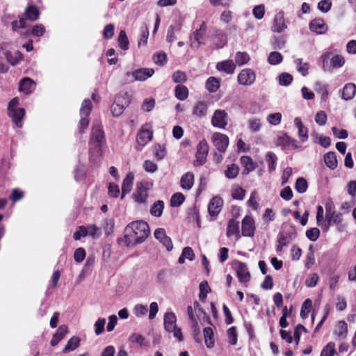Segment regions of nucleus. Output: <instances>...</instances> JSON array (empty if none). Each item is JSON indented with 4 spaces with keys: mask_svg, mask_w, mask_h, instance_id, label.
Masks as SVG:
<instances>
[{
    "mask_svg": "<svg viewBox=\"0 0 356 356\" xmlns=\"http://www.w3.org/2000/svg\"><path fill=\"white\" fill-rule=\"evenodd\" d=\"M124 238L120 240L126 246L136 245L144 242L150 231L149 225L143 220L129 223L124 229Z\"/></svg>",
    "mask_w": 356,
    "mask_h": 356,
    "instance_id": "obj_1",
    "label": "nucleus"
},
{
    "mask_svg": "<svg viewBox=\"0 0 356 356\" xmlns=\"http://www.w3.org/2000/svg\"><path fill=\"white\" fill-rule=\"evenodd\" d=\"M105 142L104 132L100 125H95L92 129V136L90 140V152L101 154V148Z\"/></svg>",
    "mask_w": 356,
    "mask_h": 356,
    "instance_id": "obj_2",
    "label": "nucleus"
},
{
    "mask_svg": "<svg viewBox=\"0 0 356 356\" xmlns=\"http://www.w3.org/2000/svg\"><path fill=\"white\" fill-rule=\"evenodd\" d=\"M177 318L173 312H167L164 315V327L168 332H173V336L179 341L183 340L181 329L177 327Z\"/></svg>",
    "mask_w": 356,
    "mask_h": 356,
    "instance_id": "obj_3",
    "label": "nucleus"
},
{
    "mask_svg": "<svg viewBox=\"0 0 356 356\" xmlns=\"http://www.w3.org/2000/svg\"><path fill=\"white\" fill-rule=\"evenodd\" d=\"M336 225L339 232H343L346 229V225L343 223V215L336 212L325 218V222L323 224L322 229L327 232L332 225Z\"/></svg>",
    "mask_w": 356,
    "mask_h": 356,
    "instance_id": "obj_4",
    "label": "nucleus"
},
{
    "mask_svg": "<svg viewBox=\"0 0 356 356\" xmlns=\"http://www.w3.org/2000/svg\"><path fill=\"white\" fill-rule=\"evenodd\" d=\"M206 22H203L200 27L194 31L190 36V46L193 49H198L202 44H204V35L207 32Z\"/></svg>",
    "mask_w": 356,
    "mask_h": 356,
    "instance_id": "obj_5",
    "label": "nucleus"
},
{
    "mask_svg": "<svg viewBox=\"0 0 356 356\" xmlns=\"http://www.w3.org/2000/svg\"><path fill=\"white\" fill-rule=\"evenodd\" d=\"M153 137L152 131L147 126H143L136 136L137 149H141L143 147L150 142Z\"/></svg>",
    "mask_w": 356,
    "mask_h": 356,
    "instance_id": "obj_6",
    "label": "nucleus"
},
{
    "mask_svg": "<svg viewBox=\"0 0 356 356\" xmlns=\"http://www.w3.org/2000/svg\"><path fill=\"white\" fill-rule=\"evenodd\" d=\"M187 314L190 320L191 321L192 326L194 328V332H196L198 326L197 318L200 314H205V313L203 309L200 307L199 302L197 301H195L193 306H188Z\"/></svg>",
    "mask_w": 356,
    "mask_h": 356,
    "instance_id": "obj_7",
    "label": "nucleus"
},
{
    "mask_svg": "<svg viewBox=\"0 0 356 356\" xmlns=\"http://www.w3.org/2000/svg\"><path fill=\"white\" fill-rule=\"evenodd\" d=\"M209 152V145L205 140H202L197 145L196 152L195 165H202L206 161V158Z\"/></svg>",
    "mask_w": 356,
    "mask_h": 356,
    "instance_id": "obj_8",
    "label": "nucleus"
},
{
    "mask_svg": "<svg viewBox=\"0 0 356 356\" xmlns=\"http://www.w3.org/2000/svg\"><path fill=\"white\" fill-rule=\"evenodd\" d=\"M212 143L220 152H224L229 145V138L221 133H214L211 137Z\"/></svg>",
    "mask_w": 356,
    "mask_h": 356,
    "instance_id": "obj_9",
    "label": "nucleus"
},
{
    "mask_svg": "<svg viewBox=\"0 0 356 356\" xmlns=\"http://www.w3.org/2000/svg\"><path fill=\"white\" fill-rule=\"evenodd\" d=\"M255 79L256 74L250 68L243 69L238 74V81L243 86H251L254 83Z\"/></svg>",
    "mask_w": 356,
    "mask_h": 356,
    "instance_id": "obj_10",
    "label": "nucleus"
},
{
    "mask_svg": "<svg viewBox=\"0 0 356 356\" xmlns=\"http://www.w3.org/2000/svg\"><path fill=\"white\" fill-rule=\"evenodd\" d=\"M228 115L224 110H216L211 118V123L213 127L225 129L227 124Z\"/></svg>",
    "mask_w": 356,
    "mask_h": 356,
    "instance_id": "obj_11",
    "label": "nucleus"
},
{
    "mask_svg": "<svg viewBox=\"0 0 356 356\" xmlns=\"http://www.w3.org/2000/svg\"><path fill=\"white\" fill-rule=\"evenodd\" d=\"M132 197L134 201L138 204H147L148 197L147 188L145 184L140 182L136 184V188Z\"/></svg>",
    "mask_w": 356,
    "mask_h": 356,
    "instance_id": "obj_12",
    "label": "nucleus"
},
{
    "mask_svg": "<svg viewBox=\"0 0 356 356\" xmlns=\"http://www.w3.org/2000/svg\"><path fill=\"white\" fill-rule=\"evenodd\" d=\"M155 238L159 240L167 249L170 251L173 248V245L171 238L166 235L165 231L163 228H158L155 230Z\"/></svg>",
    "mask_w": 356,
    "mask_h": 356,
    "instance_id": "obj_13",
    "label": "nucleus"
},
{
    "mask_svg": "<svg viewBox=\"0 0 356 356\" xmlns=\"http://www.w3.org/2000/svg\"><path fill=\"white\" fill-rule=\"evenodd\" d=\"M286 28H287V26L285 24L284 12L280 11L275 15V17L273 19V24L271 27V30L273 32L282 33Z\"/></svg>",
    "mask_w": 356,
    "mask_h": 356,
    "instance_id": "obj_14",
    "label": "nucleus"
},
{
    "mask_svg": "<svg viewBox=\"0 0 356 356\" xmlns=\"http://www.w3.org/2000/svg\"><path fill=\"white\" fill-rule=\"evenodd\" d=\"M255 230L253 219L248 216L244 217L242 220V234L244 236H252Z\"/></svg>",
    "mask_w": 356,
    "mask_h": 356,
    "instance_id": "obj_15",
    "label": "nucleus"
},
{
    "mask_svg": "<svg viewBox=\"0 0 356 356\" xmlns=\"http://www.w3.org/2000/svg\"><path fill=\"white\" fill-rule=\"evenodd\" d=\"M236 275L239 282L241 283H247L250 280V273L245 264L243 262H237Z\"/></svg>",
    "mask_w": 356,
    "mask_h": 356,
    "instance_id": "obj_16",
    "label": "nucleus"
},
{
    "mask_svg": "<svg viewBox=\"0 0 356 356\" xmlns=\"http://www.w3.org/2000/svg\"><path fill=\"white\" fill-rule=\"evenodd\" d=\"M223 201L219 197H213L208 205V211L210 216H217L220 212Z\"/></svg>",
    "mask_w": 356,
    "mask_h": 356,
    "instance_id": "obj_17",
    "label": "nucleus"
},
{
    "mask_svg": "<svg viewBox=\"0 0 356 356\" xmlns=\"http://www.w3.org/2000/svg\"><path fill=\"white\" fill-rule=\"evenodd\" d=\"M154 73L152 68H140L132 72V76L136 81H143L151 77Z\"/></svg>",
    "mask_w": 356,
    "mask_h": 356,
    "instance_id": "obj_18",
    "label": "nucleus"
},
{
    "mask_svg": "<svg viewBox=\"0 0 356 356\" xmlns=\"http://www.w3.org/2000/svg\"><path fill=\"white\" fill-rule=\"evenodd\" d=\"M8 115L11 118L13 123H15L17 127H22V121L25 115V110L24 108H20L8 111Z\"/></svg>",
    "mask_w": 356,
    "mask_h": 356,
    "instance_id": "obj_19",
    "label": "nucleus"
},
{
    "mask_svg": "<svg viewBox=\"0 0 356 356\" xmlns=\"http://www.w3.org/2000/svg\"><path fill=\"white\" fill-rule=\"evenodd\" d=\"M309 29L317 34H323L327 31V26L322 19H315L311 21Z\"/></svg>",
    "mask_w": 356,
    "mask_h": 356,
    "instance_id": "obj_20",
    "label": "nucleus"
},
{
    "mask_svg": "<svg viewBox=\"0 0 356 356\" xmlns=\"http://www.w3.org/2000/svg\"><path fill=\"white\" fill-rule=\"evenodd\" d=\"M134 174L132 172H129L127 175L126 177L124 179L122 185V195L121 199L122 200L124 196L129 193L131 191L134 181Z\"/></svg>",
    "mask_w": 356,
    "mask_h": 356,
    "instance_id": "obj_21",
    "label": "nucleus"
},
{
    "mask_svg": "<svg viewBox=\"0 0 356 356\" xmlns=\"http://www.w3.org/2000/svg\"><path fill=\"white\" fill-rule=\"evenodd\" d=\"M181 187L184 190H190L194 184V175L188 172L182 175L180 180Z\"/></svg>",
    "mask_w": 356,
    "mask_h": 356,
    "instance_id": "obj_22",
    "label": "nucleus"
},
{
    "mask_svg": "<svg viewBox=\"0 0 356 356\" xmlns=\"http://www.w3.org/2000/svg\"><path fill=\"white\" fill-rule=\"evenodd\" d=\"M35 83L30 78H24L19 83V90L28 95L35 89Z\"/></svg>",
    "mask_w": 356,
    "mask_h": 356,
    "instance_id": "obj_23",
    "label": "nucleus"
},
{
    "mask_svg": "<svg viewBox=\"0 0 356 356\" xmlns=\"http://www.w3.org/2000/svg\"><path fill=\"white\" fill-rule=\"evenodd\" d=\"M356 94V86L354 83H349L344 86L342 90V99L345 100L352 99Z\"/></svg>",
    "mask_w": 356,
    "mask_h": 356,
    "instance_id": "obj_24",
    "label": "nucleus"
},
{
    "mask_svg": "<svg viewBox=\"0 0 356 356\" xmlns=\"http://www.w3.org/2000/svg\"><path fill=\"white\" fill-rule=\"evenodd\" d=\"M216 68L219 71H222L226 72L227 74H233L234 70L236 68V65L232 60H225L220 63H218L216 65Z\"/></svg>",
    "mask_w": 356,
    "mask_h": 356,
    "instance_id": "obj_25",
    "label": "nucleus"
},
{
    "mask_svg": "<svg viewBox=\"0 0 356 356\" xmlns=\"http://www.w3.org/2000/svg\"><path fill=\"white\" fill-rule=\"evenodd\" d=\"M215 44L217 47L222 48L227 44V36L220 29H213V35Z\"/></svg>",
    "mask_w": 356,
    "mask_h": 356,
    "instance_id": "obj_26",
    "label": "nucleus"
},
{
    "mask_svg": "<svg viewBox=\"0 0 356 356\" xmlns=\"http://www.w3.org/2000/svg\"><path fill=\"white\" fill-rule=\"evenodd\" d=\"M294 124L298 129V136L301 142H305L308 139V129L305 127L300 118H296Z\"/></svg>",
    "mask_w": 356,
    "mask_h": 356,
    "instance_id": "obj_27",
    "label": "nucleus"
},
{
    "mask_svg": "<svg viewBox=\"0 0 356 356\" xmlns=\"http://www.w3.org/2000/svg\"><path fill=\"white\" fill-rule=\"evenodd\" d=\"M241 163L244 167L243 174L248 175L251 171H253L256 168V163L253 162L252 159L248 156H243L241 157Z\"/></svg>",
    "mask_w": 356,
    "mask_h": 356,
    "instance_id": "obj_28",
    "label": "nucleus"
},
{
    "mask_svg": "<svg viewBox=\"0 0 356 356\" xmlns=\"http://www.w3.org/2000/svg\"><path fill=\"white\" fill-rule=\"evenodd\" d=\"M45 31V27L42 24H38L32 27L31 31L30 32L26 31L24 33H22L21 35L24 38L29 37L31 35L36 37H41L44 35Z\"/></svg>",
    "mask_w": 356,
    "mask_h": 356,
    "instance_id": "obj_29",
    "label": "nucleus"
},
{
    "mask_svg": "<svg viewBox=\"0 0 356 356\" xmlns=\"http://www.w3.org/2000/svg\"><path fill=\"white\" fill-rule=\"evenodd\" d=\"M67 332V326L60 325L57 330V332L54 334L50 342L51 345L52 346H55L56 345H57L59 343V341L65 337Z\"/></svg>",
    "mask_w": 356,
    "mask_h": 356,
    "instance_id": "obj_30",
    "label": "nucleus"
},
{
    "mask_svg": "<svg viewBox=\"0 0 356 356\" xmlns=\"http://www.w3.org/2000/svg\"><path fill=\"white\" fill-rule=\"evenodd\" d=\"M5 57L11 65H16L22 59V55L19 51H15L14 55H12L9 48L5 51Z\"/></svg>",
    "mask_w": 356,
    "mask_h": 356,
    "instance_id": "obj_31",
    "label": "nucleus"
},
{
    "mask_svg": "<svg viewBox=\"0 0 356 356\" xmlns=\"http://www.w3.org/2000/svg\"><path fill=\"white\" fill-rule=\"evenodd\" d=\"M324 161L326 165L332 170L337 167V159L334 152H329L325 154L324 156Z\"/></svg>",
    "mask_w": 356,
    "mask_h": 356,
    "instance_id": "obj_32",
    "label": "nucleus"
},
{
    "mask_svg": "<svg viewBox=\"0 0 356 356\" xmlns=\"http://www.w3.org/2000/svg\"><path fill=\"white\" fill-rule=\"evenodd\" d=\"M26 20L28 19L31 21H35L39 18L40 12L36 6H30L25 10Z\"/></svg>",
    "mask_w": 356,
    "mask_h": 356,
    "instance_id": "obj_33",
    "label": "nucleus"
},
{
    "mask_svg": "<svg viewBox=\"0 0 356 356\" xmlns=\"http://www.w3.org/2000/svg\"><path fill=\"white\" fill-rule=\"evenodd\" d=\"M334 333L338 337L341 339L346 338L348 334L347 323L343 321H339L337 325Z\"/></svg>",
    "mask_w": 356,
    "mask_h": 356,
    "instance_id": "obj_34",
    "label": "nucleus"
},
{
    "mask_svg": "<svg viewBox=\"0 0 356 356\" xmlns=\"http://www.w3.org/2000/svg\"><path fill=\"white\" fill-rule=\"evenodd\" d=\"M205 87L210 92H215L220 87V81L214 76H210L206 81Z\"/></svg>",
    "mask_w": 356,
    "mask_h": 356,
    "instance_id": "obj_35",
    "label": "nucleus"
},
{
    "mask_svg": "<svg viewBox=\"0 0 356 356\" xmlns=\"http://www.w3.org/2000/svg\"><path fill=\"white\" fill-rule=\"evenodd\" d=\"M164 209V202L162 200L155 202L150 209V213L155 217H160Z\"/></svg>",
    "mask_w": 356,
    "mask_h": 356,
    "instance_id": "obj_36",
    "label": "nucleus"
},
{
    "mask_svg": "<svg viewBox=\"0 0 356 356\" xmlns=\"http://www.w3.org/2000/svg\"><path fill=\"white\" fill-rule=\"evenodd\" d=\"M294 63L296 66V69L299 73H300L303 76H305L308 74L309 71V63H303L302 58H296L294 60Z\"/></svg>",
    "mask_w": 356,
    "mask_h": 356,
    "instance_id": "obj_37",
    "label": "nucleus"
},
{
    "mask_svg": "<svg viewBox=\"0 0 356 356\" xmlns=\"http://www.w3.org/2000/svg\"><path fill=\"white\" fill-rule=\"evenodd\" d=\"M118 104L123 106L124 108L127 107L131 102V96L128 92L120 93L115 99Z\"/></svg>",
    "mask_w": 356,
    "mask_h": 356,
    "instance_id": "obj_38",
    "label": "nucleus"
},
{
    "mask_svg": "<svg viewBox=\"0 0 356 356\" xmlns=\"http://www.w3.org/2000/svg\"><path fill=\"white\" fill-rule=\"evenodd\" d=\"M175 97L181 100H185L188 96V90L184 85H177L175 87Z\"/></svg>",
    "mask_w": 356,
    "mask_h": 356,
    "instance_id": "obj_39",
    "label": "nucleus"
},
{
    "mask_svg": "<svg viewBox=\"0 0 356 356\" xmlns=\"http://www.w3.org/2000/svg\"><path fill=\"white\" fill-rule=\"evenodd\" d=\"M238 233H239L238 222L232 218L229 221V223L227 225V236L229 237L234 234H237Z\"/></svg>",
    "mask_w": 356,
    "mask_h": 356,
    "instance_id": "obj_40",
    "label": "nucleus"
},
{
    "mask_svg": "<svg viewBox=\"0 0 356 356\" xmlns=\"http://www.w3.org/2000/svg\"><path fill=\"white\" fill-rule=\"evenodd\" d=\"M205 343L207 348H211L214 346V340L213 339V330L211 327H205L203 330Z\"/></svg>",
    "mask_w": 356,
    "mask_h": 356,
    "instance_id": "obj_41",
    "label": "nucleus"
},
{
    "mask_svg": "<svg viewBox=\"0 0 356 356\" xmlns=\"http://www.w3.org/2000/svg\"><path fill=\"white\" fill-rule=\"evenodd\" d=\"M207 112V105L203 102H197L193 108V114L197 116H204Z\"/></svg>",
    "mask_w": 356,
    "mask_h": 356,
    "instance_id": "obj_42",
    "label": "nucleus"
},
{
    "mask_svg": "<svg viewBox=\"0 0 356 356\" xmlns=\"http://www.w3.org/2000/svg\"><path fill=\"white\" fill-rule=\"evenodd\" d=\"M92 103L89 99H86L81 104L80 108V115L88 117L92 111Z\"/></svg>",
    "mask_w": 356,
    "mask_h": 356,
    "instance_id": "obj_43",
    "label": "nucleus"
},
{
    "mask_svg": "<svg viewBox=\"0 0 356 356\" xmlns=\"http://www.w3.org/2000/svg\"><path fill=\"white\" fill-rule=\"evenodd\" d=\"M250 60V56L246 52L238 51L236 54L235 56V65L241 66L246 64Z\"/></svg>",
    "mask_w": 356,
    "mask_h": 356,
    "instance_id": "obj_44",
    "label": "nucleus"
},
{
    "mask_svg": "<svg viewBox=\"0 0 356 356\" xmlns=\"http://www.w3.org/2000/svg\"><path fill=\"white\" fill-rule=\"evenodd\" d=\"M200 294L199 298L201 301H204L208 293L210 291V287L207 281L202 282L199 286Z\"/></svg>",
    "mask_w": 356,
    "mask_h": 356,
    "instance_id": "obj_45",
    "label": "nucleus"
},
{
    "mask_svg": "<svg viewBox=\"0 0 356 356\" xmlns=\"http://www.w3.org/2000/svg\"><path fill=\"white\" fill-rule=\"evenodd\" d=\"M79 339L76 337H72L67 343L63 349V353H68L75 350L79 345Z\"/></svg>",
    "mask_w": 356,
    "mask_h": 356,
    "instance_id": "obj_46",
    "label": "nucleus"
},
{
    "mask_svg": "<svg viewBox=\"0 0 356 356\" xmlns=\"http://www.w3.org/2000/svg\"><path fill=\"white\" fill-rule=\"evenodd\" d=\"M185 200L184 195L181 193H175L170 199V205L172 207H179Z\"/></svg>",
    "mask_w": 356,
    "mask_h": 356,
    "instance_id": "obj_47",
    "label": "nucleus"
},
{
    "mask_svg": "<svg viewBox=\"0 0 356 356\" xmlns=\"http://www.w3.org/2000/svg\"><path fill=\"white\" fill-rule=\"evenodd\" d=\"M315 90L316 92L321 95V99L325 101L328 97V92L327 87L320 82H316L315 84Z\"/></svg>",
    "mask_w": 356,
    "mask_h": 356,
    "instance_id": "obj_48",
    "label": "nucleus"
},
{
    "mask_svg": "<svg viewBox=\"0 0 356 356\" xmlns=\"http://www.w3.org/2000/svg\"><path fill=\"white\" fill-rule=\"evenodd\" d=\"M307 187V182L305 178L299 177L297 179L295 184V189L296 190L297 192L300 193H303L306 192Z\"/></svg>",
    "mask_w": 356,
    "mask_h": 356,
    "instance_id": "obj_49",
    "label": "nucleus"
},
{
    "mask_svg": "<svg viewBox=\"0 0 356 356\" xmlns=\"http://www.w3.org/2000/svg\"><path fill=\"white\" fill-rule=\"evenodd\" d=\"M154 156L158 160H161L166 154L165 147L160 144L155 145L154 147Z\"/></svg>",
    "mask_w": 356,
    "mask_h": 356,
    "instance_id": "obj_50",
    "label": "nucleus"
},
{
    "mask_svg": "<svg viewBox=\"0 0 356 356\" xmlns=\"http://www.w3.org/2000/svg\"><path fill=\"white\" fill-rule=\"evenodd\" d=\"M238 174V167L235 164L227 166V169L225 172V177L228 179H234Z\"/></svg>",
    "mask_w": 356,
    "mask_h": 356,
    "instance_id": "obj_51",
    "label": "nucleus"
},
{
    "mask_svg": "<svg viewBox=\"0 0 356 356\" xmlns=\"http://www.w3.org/2000/svg\"><path fill=\"white\" fill-rule=\"evenodd\" d=\"M118 42L121 49L127 50L129 48V40L124 31H121L118 37Z\"/></svg>",
    "mask_w": 356,
    "mask_h": 356,
    "instance_id": "obj_52",
    "label": "nucleus"
},
{
    "mask_svg": "<svg viewBox=\"0 0 356 356\" xmlns=\"http://www.w3.org/2000/svg\"><path fill=\"white\" fill-rule=\"evenodd\" d=\"M276 160H277V157L274 153H273L271 152H269L267 153L266 161L268 162V170L270 172L275 170V169L276 168Z\"/></svg>",
    "mask_w": 356,
    "mask_h": 356,
    "instance_id": "obj_53",
    "label": "nucleus"
},
{
    "mask_svg": "<svg viewBox=\"0 0 356 356\" xmlns=\"http://www.w3.org/2000/svg\"><path fill=\"white\" fill-rule=\"evenodd\" d=\"M283 57L280 52L273 51L270 54L268 61L270 65H277L282 62Z\"/></svg>",
    "mask_w": 356,
    "mask_h": 356,
    "instance_id": "obj_54",
    "label": "nucleus"
},
{
    "mask_svg": "<svg viewBox=\"0 0 356 356\" xmlns=\"http://www.w3.org/2000/svg\"><path fill=\"white\" fill-rule=\"evenodd\" d=\"M149 37V30L147 26H142L140 29V35L138 39V45H145L147 42Z\"/></svg>",
    "mask_w": 356,
    "mask_h": 356,
    "instance_id": "obj_55",
    "label": "nucleus"
},
{
    "mask_svg": "<svg viewBox=\"0 0 356 356\" xmlns=\"http://www.w3.org/2000/svg\"><path fill=\"white\" fill-rule=\"evenodd\" d=\"M261 122L260 119L252 118L248 120V128L252 132H257L261 129Z\"/></svg>",
    "mask_w": 356,
    "mask_h": 356,
    "instance_id": "obj_56",
    "label": "nucleus"
},
{
    "mask_svg": "<svg viewBox=\"0 0 356 356\" xmlns=\"http://www.w3.org/2000/svg\"><path fill=\"white\" fill-rule=\"evenodd\" d=\"M125 108L122 105L118 104L117 102H114L111 106V111L114 117H119L122 114Z\"/></svg>",
    "mask_w": 356,
    "mask_h": 356,
    "instance_id": "obj_57",
    "label": "nucleus"
},
{
    "mask_svg": "<svg viewBox=\"0 0 356 356\" xmlns=\"http://www.w3.org/2000/svg\"><path fill=\"white\" fill-rule=\"evenodd\" d=\"M312 302L310 299H307L302 304L300 311V316L302 318H307L310 312Z\"/></svg>",
    "mask_w": 356,
    "mask_h": 356,
    "instance_id": "obj_58",
    "label": "nucleus"
},
{
    "mask_svg": "<svg viewBox=\"0 0 356 356\" xmlns=\"http://www.w3.org/2000/svg\"><path fill=\"white\" fill-rule=\"evenodd\" d=\"M344 63V58L340 55H334L330 59L331 66L334 68L342 67Z\"/></svg>",
    "mask_w": 356,
    "mask_h": 356,
    "instance_id": "obj_59",
    "label": "nucleus"
},
{
    "mask_svg": "<svg viewBox=\"0 0 356 356\" xmlns=\"http://www.w3.org/2000/svg\"><path fill=\"white\" fill-rule=\"evenodd\" d=\"M252 14L257 19H261L265 14V6L264 4H260L254 6L252 10Z\"/></svg>",
    "mask_w": 356,
    "mask_h": 356,
    "instance_id": "obj_60",
    "label": "nucleus"
},
{
    "mask_svg": "<svg viewBox=\"0 0 356 356\" xmlns=\"http://www.w3.org/2000/svg\"><path fill=\"white\" fill-rule=\"evenodd\" d=\"M293 80V76L286 72H283L279 76V83L281 86H287Z\"/></svg>",
    "mask_w": 356,
    "mask_h": 356,
    "instance_id": "obj_61",
    "label": "nucleus"
},
{
    "mask_svg": "<svg viewBox=\"0 0 356 356\" xmlns=\"http://www.w3.org/2000/svg\"><path fill=\"white\" fill-rule=\"evenodd\" d=\"M106 319L104 318H99L95 323V332L96 335L102 334L104 331Z\"/></svg>",
    "mask_w": 356,
    "mask_h": 356,
    "instance_id": "obj_62",
    "label": "nucleus"
},
{
    "mask_svg": "<svg viewBox=\"0 0 356 356\" xmlns=\"http://www.w3.org/2000/svg\"><path fill=\"white\" fill-rule=\"evenodd\" d=\"M147 307L142 304H137L134 306L133 312L137 317L145 316L147 313Z\"/></svg>",
    "mask_w": 356,
    "mask_h": 356,
    "instance_id": "obj_63",
    "label": "nucleus"
},
{
    "mask_svg": "<svg viewBox=\"0 0 356 356\" xmlns=\"http://www.w3.org/2000/svg\"><path fill=\"white\" fill-rule=\"evenodd\" d=\"M334 353L335 344L332 342H330L325 348H323L321 354L322 356H334Z\"/></svg>",
    "mask_w": 356,
    "mask_h": 356,
    "instance_id": "obj_64",
    "label": "nucleus"
}]
</instances>
